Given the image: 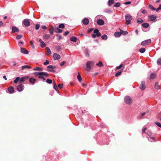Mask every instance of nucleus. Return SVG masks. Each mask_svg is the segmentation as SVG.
<instances>
[{
  "mask_svg": "<svg viewBox=\"0 0 161 161\" xmlns=\"http://www.w3.org/2000/svg\"><path fill=\"white\" fill-rule=\"evenodd\" d=\"M142 26L144 28H148L149 26V25L148 23H144L142 24Z\"/></svg>",
  "mask_w": 161,
  "mask_h": 161,
  "instance_id": "obj_25",
  "label": "nucleus"
},
{
  "mask_svg": "<svg viewBox=\"0 0 161 161\" xmlns=\"http://www.w3.org/2000/svg\"><path fill=\"white\" fill-rule=\"evenodd\" d=\"M121 35L120 31V32H116L114 33V36L115 37H119Z\"/></svg>",
  "mask_w": 161,
  "mask_h": 161,
  "instance_id": "obj_23",
  "label": "nucleus"
},
{
  "mask_svg": "<svg viewBox=\"0 0 161 161\" xmlns=\"http://www.w3.org/2000/svg\"><path fill=\"white\" fill-rule=\"evenodd\" d=\"M55 68V66H53L51 65H50L47 66V69L49 71L54 72L55 71L54 70V69Z\"/></svg>",
  "mask_w": 161,
  "mask_h": 161,
  "instance_id": "obj_7",
  "label": "nucleus"
},
{
  "mask_svg": "<svg viewBox=\"0 0 161 161\" xmlns=\"http://www.w3.org/2000/svg\"><path fill=\"white\" fill-rule=\"evenodd\" d=\"M96 65L99 67H101L103 66V64L102 62L101 61H99L98 63L96 64Z\"/></svg>",
  "mask_w": 161,
  "mask_h": 161,
  "instance_id": "obj_26",
  "label": "nucleus"
},
{
  "mask_svg": "<svg viewBox=\"0 0 161 161\" xmlns=\"http://www.w3.org/2000/svg\"><path fill=\"white\" fill-rule=\"evenodd\" d=\"M55 32L56 33H61L62 32V30L58 28H57L55 29Z\"/></svg>",
  "mask_w": 161,
  "mask_h": 161,
  "instance_id": "obj_20",
  "label": "nucleus"
},
{
  "mask_svg": "<svg viewBox=\"0 0 161 161\" xmlns=\"http://www.w3.org/2000/svg\"><path fill=\"white\" fill-rule=\"evenodd\" d=\"M24 88V86L22 84L19 85L17 88V90L19 92H21L22 91Z\"/></svg>",
  "mask_w": 161,
  "mask_h": 161,
  "instance_id": "obj_11",
  "label": "nucleus"
},
{
  "mask_svg": "<svg viewBox=\"0 0 161 161\" xmlns=\"http://www.w3.org/2000/svg\"><path fill=\"white\" fill-rule=\"evenodd\" d=\"M121 35H126L128 34V32L127 31H124L122 30H120Z\"/></svg>",
  "mask_w": 161,
  "mask_h": 161,
  "instance_id": "obj_22",
  "label": "nucleus"
},
{
  "mask_svg": "<svg viewBox=\"0 0 161 161\" xmlns=\"http://www.w3.org/2000/svg\"><path fill=\"white\" fill-rule=\"evenodd\" d=\"M36 81V80L35 79L31 78L30 79V82L31 83H32L33 84H34Z\"/></svg>",
  "mask_w": 161,
  "mask_h": 161,
  "instance_id": "obj_29",
  "label": "nucleus"
},
{
  "mask_svg": "<svg viewBox=\"0 0 161 161\" xmlns=\"http://www.w3.org/2000/svg\"><path fill=\"white\" fill-rule=\"evenodd\" d=\"M30 43L31 46H32V47L34 48V44H33V42L31 41L30 42Z\"/></svg>",
  "mask_w": 161,
  "mask_h": 161,
  "instance_id": "obj_60",
  "label": "nucleus"
},
{
  "mask_svg": "<svg viewBox=\"0 0 161 161\" xmlns=\"http://www.w3.org/2000/svg\"><path fill=\"white\" fill-rule=\"evenodd\" d=\"M39 41L41 43V47H44L46 46V44L41 39H39Z\"/></svg>",
  "mask_w": 161,
  "mask_h": 161,
  "instance_id": "obj_17",
  "label": "nucleus"
},
{
  "mask_svg": "<svg viewBox=\"0 0 161 161\" xmlns=\"http://www.w3.org/2000/svg\"><path fill=\"white\" fill-rule=\"evenodd\" d=\"M82 23L83 24L85 25H87L89 23V20L87 18H84L82 20Z\"/></svg>",
  "mask_w": 161,
  "mask_h": 161,
  "instance_id": "obj_12",
  "label": "nucleus"
},
{
  "mask_svg": "<svg viewBox=\"0 0 161 161\" xmlns=\"http://www.w3.org/2000/svg\"><path fill=\"white\" fill-rule=\"evenodd\" d=\"M114 0H109L108 1V4L109 6H110L111 4L114 3Z\"/></svg>",
  "mask_w": 161,
  "mask_h": 161,
  "instance_id": "obj_28",
  "label": "nucleus"
},
{
  "mask_svg": "<svg viewBox=\"0 0 161 161\" xmlns=\"http://www.w3.org/2000/svg\"><path fill=\"white\" fill-rule=\"evenodd\" d=\"M22 37V36L21 35H18L17 36L16 38L19 39H20Z\"/></svg>",
  "mask_w": 161,
  "mask_h": 161,
  "instance_id": "obj_52",
  "label": "nucleus"
},
{
  "mask_svg": "<svg viewBox=\"0 0 161 161\" xmlns=\"http://www.w3.org/2000/svg\"><path fill=\"white\" fill-rule=\"evenodd\" d=\"M49 33L51 34H53V31H54V28L53 27H52L51 28H50L49 29Z\"/></svg>",
  "mask_w": 161,
  "mask_h": 161,
  "instance_id": "obj_31",
  "label": "nucleus"
},
{
  "mask_svg": "<svg viewBox=\"0 0 161 161\" xmlns=\"http://www.w3.org/2000/svg\"><path fill=\"white\" fill-rule=\"evenodd\" d=\"M120 3H116L114 5V7H118L120 6Z\"/></svg>",
  "mask_w": 161,
  "mask_h": 161,
  "instance_id": "obj_36",
  "label": "nucleus"
},
{
  "mask_svg": "<svg viewBox=\"0 0 161 161\" xmlns=\"http://www.w3.org/2000/svg\"><path fill=\"white\" fill-rule=\"evenodd\" d=\"M69 32L68 31H66V32H65V33H64V36H67V35H68L69 34Z\"/></svg>",
  "mask_w": 161,
  "mask_h": 161,
  "instance_id": "obj_61",
  "label": "nucleus"
},
{
  "mask_svg": "<svg viewBox=\"0 0 161 161\" xmlns=\"http://www.w3.org/2000/svg\"><path fill=\"white\" fill-rule=\"evenodd\" d=\"M94 61H89L87 62L86 64V67L85 68V69L87 71H89L90 70L91 66L94 65Z\"/></svg>",
  "mask_w": 161,
  "mask_h": 161,
  "instance_id": "obj_1",
  "label": "nucleus"
},
{
  "mask_svg": "<svg viewBox=\"0 0 161 161\" xmlns=\"http://www.w3.org/2000/svg\"><path fill=\"white\" fill-rule=\"evenodd\" d=\"M123 66V65L122 64H120L119 65V66H117L116 68V69H120Z\"/></svg>",
  "mask_w": 161,
  "mask_h": 161,
  "instance_id": "obj_47",
  "label": "nucleus"
},
{
  "mask_svg": "<svg viewBox=\"0 0 161 161\" xmlns=\"http://www.w3.org/2000/svg\"><path fill=\"white\" fill-rule=\"evenodd\" d=\"M12 31L13 32H19V30L16 27L13 26L12 27Z\"/></svg>",
  "mask_w": 161,
  "mask_h": 161,
  "instance_id": "obj_16",
  "label": "nucleus"
},
{
  "mask_svg": "<svg viewBox=\"0 0 161 161\" xmlns=\"http://www.w3.org/2000/svg\"><path fill=\"white\" fill-rule=\"evenodd\" d=\"M125 102L126 104H130L132 103V100L130 97L127 96L125 97Z\"/></svg>",
  "mask_w": 161,
  "mask_h": 161,
  "instance_id": "obj_4",
  "label": "nucleus"
},
{
  "mask_svg": "<svg viewBox=\"0 0 161 161\" xmlns=\"http://www.w3.org/2000/svg\"><path fill=\"white\" fill-rule=\"evenodd\" d=\"M65 61H62L60 64V65H61V66H63L64 64L65 63Z\"/></svg>",
  "mask_w": 161,
  "mask_h": 161,
  "instance_id": "obj_58",
  "label": "nucleus"
},
{
  "mask_svg": "<svg viewBox=\"0 0 161 161\" xmlns=\"http://www.w3.org/2000/svg\"><path fill=\"white\" fill-rule=\"evenodd\" d=\"M149 17L148 20L154 21L156 19L157 16L155 15H152L149 16Z\"/></svg>",
  "mask_w": 161,
  "mask_h": 161,
  "instance_id": "obj_10",
  "label": "nucleus"
},
{
  "mask_svg": "<svg viewBox=\"0 0 161 161\" xmlns=\"http://www.w3.org/2000/svg\"><path fill=\"white\" fill-rule=\"evenodd\" d=\"M146 113H142L141 114V115L139 116V118L140 119H142V118L143 116Z\"/></svg>",
  "mask_w": 161,
  "mask_h": 161,
  "instance_id": "obj_48",
  "label": "nucleus"
},
{
  "mask_svg": "<svg viewBox=\"0 0 161 161\" xmlns=\"http://www.w3.org/2000/svg\"><path fill=\"white\" fill-rule=\"evenodd\" d=\"M70 40L73 42H75L77 40V38L76 37L72 36L70 38Z\"/></svg>",
  "mask_w": 161,
  "mask_h": 161,
  "instance_id": "obj_21",
  "label": "nucleus"
},
{
  "mask_svg": "<svg viewBox=\"0 0 161 161\" xmlns=\"http://www.w3.org/2000/svg\"><path fill=\"white\" fill-rule=\"evenodd\" d=\"M104 12L107 13H110L111 12L110 10L108 9H105Z\"/></svg>",
  "mask_w": 161,
  "mask_h": 161,
  "instance_id": "obj_46",
  "label": "nucleus"
},
{
  "mask_svg": "<svg viewBox=\"0 0 161 161\" xmlns=\"http://www.w3.org/2000/svg\"><path fill=\"white\" fill-rule=\"evenodd\" d=\"M46 82L49 84H51L52 82V80H51L47 79L46 80Z\"/></svg>",
  "mask_w": 161,
  "mask_h": 161,
  "instance_id": "obj_45",
  "label": "nucleus"
},
{
  "mask_svg": "<svg viewBox=\"0 0 161 161\" xmlns=\"http://www.w3.org/2000/svg\"><path fill=\"white\" fill-rule=\"evenodd\" d=\"M62 85L59 84L58 85V87L60 88H62Z\"/></svg>",
  "mask_w": 161,
  "mask_h": 161,
  "instance_id": "obj_63",
  "label": "nucleus"
},
{
  "mask_svg": "<svg viewBox=\"0 0 161 161\" xmlns=\"http://www.w3.org/2000/svg\"><path fill=\"white\" fill-rule=\"evenodd\" d=\"M20 78L19 77H17L14 81V82L15 83H16L19 80V81Z\"/></svg>",
  "mask_w": 161,
  "mask_h": 161,
  "instance_id": "obj_38",
  "label": "nucleus"
},
{
  "mask_svg": "<svg viewBox=\"0 0 161 161\" xmlns=\"http://www.w3.org/2000/svg\"><path fill=\"white\" fill-rule=\"evenodd\" d=\"M151 78L152 79H154L156 77L154 73H152L150 75Z\"/></svg>",
  "mask_w": 161,
  "mask_h": 161,
  "instance_id": "obj_40",
  "label": "nucleus"
},
{
  "mask_svg": "<svg viewBox=\"0 0 161 161\" xmlns=\"http://www.w3.org/2000/svg\"><path fill=\"white\" fill-rule=\"evenodd\" d=\"M149 7L151 8V9L153 10H155V8H154L151 4H149Z\"/></svg>",
  "mask_w": 161,
  "mask_h": 161,
  "instance_id": "obj_49",
  "label": "nucleus"
},
{
  "mask_svg": "<svg viewBox=\"0 0 161 161\" xmlns=\"http://www.w3.org/2000/svg\"><path fill=\"white\" fill-rule=\"evenodd\" d=\"M147 130V128H144L142 129V132L143 133H145V131Z\"/></svg>",
  "mask_w": 161,
  "mask_h": 161,
  "instance_id": "obj_59",
  "label": "nucleus"
},
{
  "mask_svg": "<svg viewBox=\"0 0 161 161\" xmlns=\"http://www.w3.org/2000/svg\"><path fill=\"white\" fill-rule=\"evenodd\" d=\"M101 35V33L99 32L98 29H95L93 31V34L92 35V36L93 38H95L97 36H100Z\"/></svg>",
  "mask_w": 161,
  "mask_h": 161,
  "instance_id": "obj_3",
  "label": "nucleus"
},
{
  "mask_svg": "<svg viewBox=\"0 0 161 161\" xmlns=\"http://www.w3.org/2000/svg\"><path fill=\"white\" fill-rule=\"evenodd\" d=\"M102 39L106 40L107 39V36L106 35H104L101 36Z\"/></svg>",
  "mask_w": 161,
  "mask_h": 161,
  "instance_id": "obj_34",
  "label": "nucleus"
},
{
  "mask_svg": "<svg viewBox=\"0 0 161 161\" xmlns=\"http://www.w3.org/2000/svg\"><path fill=\"white\" fill-rule=\"evenodd\" d=\"M35 74L36 76L39 75L38 78H43L44 75H45L47 76H48L47 74L46 73L44 72H37L35 73Z\"/></svg>",
  "mask_w": 161,
  "mask_h": 161,
  "instance_id": "obj_2",
  "label": "nucleus"
},
{
  "mask_svg": "<svg viewBox=\"0 0 161 161\" xmlns=\"http://www.w3.org/2000/svg\"><path fill=\"white\" fill-rule=\"evenodd\" d=\"M147 134L148 135V136H150L151 135L152 133L150 130H148Z\"/></svg>",
  "mask_w": 161,
  "mask_h": 161,
  "instance_id": "obj_55",
  "label": "nucleus"
},
{
  "mask_svg": "<svg viewBox=\"0 0 161 161\" xmlns=\"http://www.w3.org/2000/svg\"><path fill=\"white\" fill-rule=\"evenodd\" d=\"M155 124H156L158 126L161 128V124L159 122H156L155 123Z\"/></svg>",
  "mask_w": 161,
  "mask_h": 161,
  "instance_id": "obj_50",
  "label": "nucleus"
},
{
  "mask_svg": "<svg viewBox=\"0 0 161 161\" xmlns=\"http://www.w3.org/2000/svg\"><path fill=\"white\" fill-rule=\"evenodd\" d=\"M85 54L86 56L89 57V54L88 52H86V53Z\"/></svg>",
  "mask_w": 161,
  "mask_h": 161,
  "instance_id": "obj_64",
  "label": "nucleus"
},
{
  "mask_svg": "<svg viewBox=\"0 0 161 161\" xmlns=\"http://www.w3.org/2000/svg\"><path fill=\"white\" fill-rule=\"evenodd\" d=\"M49 63V62L48 60H46V61L44 62V64L45 65H47Z\"/></svg>",
  "mask_w": 161,
  "mask_h": 161,
  "instance_id": "obj_54",
  "label": "nucleus"
},
{
  "mask_svg": "<svg viewBox=\"0 0 161 161\" xmlns=\"http://www.w3.org/2000/svg\"><path fill=\"white\" fill-rule=\"evenodd\" d=\"M9 92L10 93H13L14 92V89L13 87H10L8 89Z\"/></svg>",
  "mask_w": 161,
  "mask_h": 161,
  "instance_id": "obj_19",
  "label": "nucleus"
},
{
  "mask_svg": "<svg viewBox=\"0 0 161 161\" xmlns=\"http://www.w3.org/2000/svg\"><path fill=\"white\" fill-rule=\"evenodd\" d=\"M142 13L143 14H145L147 13V11L145 10H143L142 11Z\"/></svg>",
  "mask_w": 161,
  "mask_h": 161,
  "instance_id": "obj_62",
  "label": "nucleus"
},
{
  "mask_svg": "<svg viewBox=\"0 0 161 161\" xmlns=\"http://www.w3.org/2000/svg\"><path fill=\"white\" fill-rule=\"evenodd\" d=\"M58 27L59 28H62L63 29L64 28V25L63 24H60L59 25Z\"/></svg>",
  "mask_w": 161,
  "mask_h": 161,
  "instance_id": "obj_42",
  "label": "nucleus"
},
{
  "mask_svg": "<svg viewBox=\"0 0 161 161\" xmlns=\"http://www.w3.org/2000/svg\"><path fill=\"white\" fill-rule=\"evenodd\" d=\"M151 42V39H148L146 40H145L142 41L141 42V45L143 46H145L148 45L150 44Z\"/></svg>",
  "mask_w": 161,
  "mask_h": 161,
  "instance_id": "obj_6",
  "label": "nucleus"
},
{
  "mask_svg": "<svg viewBox=\"0 0 161 161\" xmlns=\"http://www.w3.org/2000/svg\"><path fill=\"white\" fill-rule=\"evenodd\" d=\"M21 52L23 53L27 54L28 53V52L26 50L23 48H21L20 49Z\"/></svg>",
  "mask_w": 161,
  "mask_h": 161,
  "instance_id": "obj_15",
  "label": "nucleus"
},
{
  "mask_svg": "<svg viewBox=\"0 0 161 161\" xmlns=\"http://www.w3.org/2000/svg\"><path fill=\"white\" fill-rule=\"evenodd\" d=\"M142 21H142V19H141V18L137 20V22L139 24H141V23H142Z\"/></svg>",
  "mask_w": 161,
  "mask_h": 161,
  "instance_id": "obj_44",
  "label": "nucleus"
},
{
  "mask_svg": "<svg viewBox=\"0 0 161 161\" xmlns=\"http://www.w3.org/2000/svg\"><path fill=\"white\" fill-rule=\"evenodd\" d=\"M43 37L45 39H47L50 37V36L48 34H46Z\"/></svg>",
  "mask_w": 161,
  "mask_h": 161,
  "instance_id": "obj_37",
  "label": "nucleus"
},
{
  "mask_svg": "<svg viewBox=\"0 0 161 161\" xmlns=\"http://www.w3.org/2000/svg\"><path fill=\"white\" fill-rule=\"evenodd\" d=\"M145 51L146 49L144 48H141L139 50V52L142 53H144V52H145Z\"/></svg>",
  "mask_w": 161,
  "mask_h": 161,
  "instance_id": "obj_35",
  "label": "nucleus"
},
{
  "mask_svg": "<svg viewBox=\"0 0 161 161\" xmlns=\"http://www.w3.org/2000/svg\"><path fill=\"white\" fill-rule=\"evenodd\" d=\"M56 36H57L58 38V39H60L62 38V36L59 35L57 34L56 35Z\"/></svg>",
  "mask_w": 161,
  "mask_h": 161,
  "instance_id": "obj_56",
  "label": "nucleus"
},
{
  "mask_svg": "<svg viewBox=\"0 0 161 161\" xmlns=\"http://www.w3.org/2000/svg\"><path fill=\"white\" fill-rule=\"evenodd\" d=\"M154 87L156 89H160V87L158 85V82H156L155 83Z\"/></svg>",
  "mask_w": 161,
  "mask_h": 161,
  "instance_id": "obj_24",
  "label": "nucleus"
},
{
  "mask_svg": "<svg viewBox=\"0 0 161 161\" xmlns=\"http://www.w3.org/2000/svg\"><path fill=\"white\" fill-rule=\"evenodd\" d=\"M97 23L100 25H103L104 24V21L101 19H99L97 20Z\"/></svg>",
  "mask_w": 161,
  "mask_h": 161,
  "instance_id": "obj_14",
  "label": "nucleus"
},
{
  "mask_svg": "<svg viewBox=\"0 0 161 161\" xmlns=\"http://www.w3.org/2000/svg\"><path fill=\"white\" fill-rule=\"evenodd\" d=\"M53 59L55 60L59 59L61 58V57L59 54L54 53L53 55Z\"/></svg>",
  "mask_w": 161,
  "mask_h": 161,
  "instance_id": "obj_8",
  "label": "nucleus"
},
{
  "mask_svg": "<svg viewBox=\"0 0 161 161\" xmlns=\"http://www.w3.org/2000/svg\"><path fill=\"white\" fill-rule=\"evenodd\" d=\"M77 78L80 82L81 81L82 78L79 73H78V75L77 76Z\"/></svg>",
  "mask_w": 161,
  "mask_h": 161,
  "instance_id": "obj_27",
  "label": "nucleus"
},
{
  "mask_svg": "<svg viewBox=\"0 0 161 161\" xmlns=\"http://www.w3.org/2000/svg\"><path fill=\"white\" fill-rule=\"evenodd\" d=\"M33 70H34L42 71V68H39V67H37L36 68H34L33 69Z\"/></svg>",
  "mask_w": 161,
  "mask_h": 161,
  "instance_id": "obj_33",
  "label": "nucleus"
},
{
  "mask_svg": "<svg viewBox=\"0 0 161 161\" xmlns=\"http://www.w3.org/2000/svg\"><path fill=\"white\" fill-rule=\"evenodd\" d=\"M157 64L158 65H161V58H159L158 59Z\"/></svg>",
  "mask_w": 161,
  "mask_h": 161,
  "instance_id": "obj_39",
  "label": "nucleus"
},
{
  "mask_svg": "<svg viewBox=\"0 0 161 161\" xmlns=\"http://www.w3.org/2000/svg\"><path fill=\"white\" fill-rule=\"evenodd\" d=\"M148 140L150 142H152L154 141V139L153 137H150L148 139Z\"/></svg>",
  "mask_w": 161,
  "mask_h": 161,
  "instance_id": "obj_53",
  "label": "nucleus"
},
{
  "mask_svg": "<svg viewBox=\"0 0 161 161\" xmlns=\"http://www.w3.org/2000/svg\"><path fill=\"white\" fill-rule=\"evenodd\" d=\"M131 3V2L129 1V2H125L124 3V4L125 5H128L130 4Z\"/></svg>",
  "mask_w": 161,
  "mask_h": 161,
  "instance_id": "obj_57",
  "label": "nucleus"
},
{
  "mask_svg": "<svg viewBox=\"0 0 161 161\" xmlns=\"http://www.w3.org/2000/svg\"><path fill=\"white\" fill-rule=\"evenodd\" d=\"M28 76H25L19 79V83H21V82H24L25 80H27L28 79Z\"/></svg>",
  "mask_w": 161,
  "mask_h": 161,
  "instance_id": "obj_13",
  "label": "nucleus"
},
{
  "mask_svg": "<svg viewBox=\"0 0 161 161\" xmlns=\"http://www.w3.org/2000/svg\"><path fill=\"white\" fill-rule=\"evenodd\" d=\"M140 88L142 90L144 89L145 88V85L144 82H142V85L140 86Z\"/></svg>",
  "mask_w": 161,
  "mask_h": 161,
  "instance_id": "obj_18",
  "label": "nucleus"
},
{
  "mask_svg": "<svg viewBox=\"0 0 161 161\" xmlns=\"http://www.w3.org/2000/svg\"><path fill=\"white\" fill-rule=\"evenodd\" d=\"M40 27V25L39 24H36L35 26L36 29L37 30H38Z\"/></svg>",
  "mask_w": 161,
  "mask_h": 161,
  "instance_id": "obj_51",
  "label": "nucleus"
},
{
  "mask_svg": "<svg viewBox=\"0 0 161 161\" xmlns=\"http://www.w3.org/2000/svg\"><path fill=\"white\" fill-rule=\"evenodd\" d=\"M125 19L127 24H129L130 23V21L132 19L131 16L130 14H127L125 15Z\"/></svg>",
  "mask_w": 161,
  "mask_h": 161,
  "instance_id": "obj_5",
  "label": "nucleus"
},
{
  "mask_svg": "<svg viewBox=\"0 0 161 161\" xmlns=\"http://www.w3.org/2000/svg\"><path fill=\"white\" fill-rule=\"evenodd\" d=\"M25 68H29L31 69V67L28 65H24L22 67V69L23 70Z\"/></svg>",
  "mask_w": 161,
  "mask_h": 161,
  "instance_id": "obj_32",
  "label": "nucleus"
},
{
  "mask_svg": "<svg viewBox=\"0 0 161 161\" xmlns=\"http://www.w3.org/2000/svg\"><path fill=\"white\" fill-rule=\"evenodd\" d=\"M46 49L47 50V52L50 55L51 54V51L50 49V48L48 47H47L46 48Z\"/></svg>",
  "mask_w": 161,
  "mask_h": 161,
  "instance_id": "obj_30",
  "label": "nucleus"
},
{
  "mask_svg": "<svg viewBox=\"0 0 161 161\" xmlns=\"http://www.w3.org/2000/svg\"><path fill=\"white\" fill-rule=\"evenodd\" d=\"M23 23L26 26H28L30 25V22L29 19H25L23 20Z\"/></svg>",
  "mask_w": 161,
  "mask_h": 161,
  "instance_id": "obj_9",
  "label": "nucleus"
},
{
  "mask_svg": "<svg viewBox=\"0 0 161 161\" xmlns=\"http://www.w3.org/2000/svg\"><path fill=\"white\" fill-rule=\"evenodd\" d=\"M122 73V71H119L118 72L116 73L115 75V76L118 77V76L120 75Z\"/></svg>",
  "mask_w": 161,
  "mask_h": 161,
  "instance_id": "obj_41",
  "label": "nucleus"
},
{
  "mask_svg": "<svg viewBox=\"0 0 161 161\" xmlns=\"http://www.w3.org/2000/svg\"><path fill=\"white\" fill-rule=\"evenodd\" d=\"M53 85H54V89L57 91L58 90V87L57 86L56 84L54 82H53Z\"/></svg>",
  "mask_w": 161,
  "mask_h": 161,
  "instance_id": "obj_43",
  "label": "nucleus"
}]
</instances>
